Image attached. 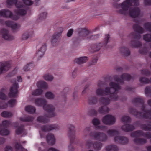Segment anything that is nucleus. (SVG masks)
I'll list each match as a JSON object with an SVG mask.
<instances>
[{
  "label": "nucleus",
  "instance_id": "obj_1",
  "mask_svg": "<svg viewBox=\"0 0 151 151\" xmlns=\"http://www.w3.org/2000/svg\"><path fill=\"white\" fill-rule=\"evenodd\" d=\"M132 103L137 106L141 107V110L143 112H139L136 109L133 108L129 109V112L136 117L140 118H144L147 119H150V121L147 124H142L140 125V128L143 130L149 131H151V109H149V106H151V99L147 101L148 105L144 104V101L140 97L134 98L132 101Z\"/></svg>",
  "mask_w": 151,
  "mask_h": 151
},
{
  "label": "nucleus",
  "instance_id": "obj_2",
  "mask_svg": "<svg viewBox=\"0 0 151 151\" xmlns=\"http://www.w3.org/2000/svg\"><path fill=\"white\" fill-rule=\"evenodd\" d=\"M109 85L111 87H106L105 90L99 89L96 91V93L98 95H108L107 94H111L109 96L110 99L107 97H102L100 99L101 102L106 106L109 104L110 100L114 101L118 100V97L116 94L121 89V87L119 84L113 82H111Z\"/></svg>",
  "mask_w": 151,
  "mask_h": 151
},
{
  "label": "nucleus",
  "instance_id": "obj_3",
  "mask_svg": "<svg viewBox=\"0 0 151 151\" xmlns=\"http://www.w3.org/2000/svg\"><path fill=\"white\" fill-rule=\"evenodd\" d=\"M35 102L37 106H43L44 109L48 113V114L47 115L38 117L37 120L39 122L43 123H47L49 122L48 118L52 117L55 116V114L54 112L55 110L54 107L51 104L47 105V101L44 99H36L35 100Z\"/></svg>",
  "mask_w": 151,
  "mask_h": 151
},
{
  "label": "nucleus",
  "instance_id": "obj_4",
  "mask_svg": "<svg viewBox=\"0 0 151 151\" xmlns=\"http://www.w3.org/2000/svg\"><path fill=\"white\" fill-rule=\"evenodd\" d=\"M26 10L23 9L17 10L16 11L17 15H13L12 12L8 9H3L0 11V15L4 17H9L13 20H17L19 18L18 15H24L28 10L30 11L28 7L26 6Z\"/></svg>",
  "mask_w": 151,
  "mask_h": 151
},
{
  "label": "nucleus",
  "instance_id": "obj_5",
  "mask_svg": "<svg viewBox=\"0 0 151 151\" xmlns=\"http://www.w3.org/2000/svg\"><path fill=\"white\" fill-rule=\"evenodd\" d=\"M144 4L145 6H151V0H144ZM138 4V0H126L120 5L122 8L120 12L123 14L127 12L129 6L132 5H137Z\"/></svg>",
  "mask_w": 151,
  "mask_h": 151
},
{
  "label": "nucleus",
  "instance_id": "obj_6",
  "mask_svg": "<svg viewBox=\"0 0 151 151\" xmlns=\"http://www.w3.org/2000/svg\"><path fill=\"white\" fill-rule=\"evenodd\" d=\"M122 3L118 4L116 5V8L117 9V11L119 13L121 14L126 15L129 14L130 16L132 17L135 18L139 16L140 14L141 11L140 9L138 7H131L129 9V6H137L139 4V2H138V4L137 5H129L127 9V12L125 14L121 13L120 11L122 9V8L120 6V5Z\"/></svg>",
  "mask_w": 151,
  "mask_h": 151
},
{
  "label": "nucleus",
  "instance_id": "obj_7",
  "mask_svg": "<svg viewBox=\"0 0 151 151\" xmlns=\"http://www.w3.org/2000/svg\"><path fill=\"white\" fill-rule=\"evenodd\" d=\"M129 37L131 39L129 43L130 45L132 47L138 48L140 47L142 43L139 41L141 38L140 34L135 32H132L129 35Z\"/></svg>",
  "mask_w": 151,
  "mask_h": 151
},
{
  "label": "nucleus",
  "instance_id": "obj_8",
  "mask_svg": "<svg viewBox=\"0 0 151 151\" xmlns=\"http://www.w3.org/2000/svg\"><path fill=\"white\" fill-rule=\"evenodd\" d=\"M68 136L70 139V144L68 147L69 151H73L74 148L73 145L75 139V130L74 127L71 124H68Z\"/></svg>",
  "mask_w": 151,
  "mask_h": 151
},
{
  "label": "nucleus",
  "instance_id": "obj_9",
  "mask_svg": "<svg viewBox=\"0 0 151 151\" xmlns=\"http://www.w3.org/2000/svg\"><path fill=\"white\" fill-rule=\"evenodd\" d=\"M77 31L79 36L84 39H91L93 37L90 32L85 28H79L77 29Z\"/></svg>",
  "mask_w": 151,
  "mask_h": 151
},
{
  "label": "nucleus",
  "instance_id": "obj_10",
  "mask_svg": "<svg viewBox=\"0 0 151 151\" xmlns=\"http://www.w3.org/2000/svg\"><path fill=\"white\" fill-rule=\"evenodd\" d=\"M116 121L115 117L110 115H107L102 119L103 122L105 124L111 125L114 124Z\"/></svg>",
  "mask_w": 151,
  "mask_h": 151
},
{
  "label": "nucleus",
  "instance_id": "obj_11",
  "mask_svg": "<svg viewBox=\"0 0 151 151\" xmlns=\"http://www.w3.org/2000/svg\"><path fill=\"white\" fill-rule=\"evenodd\" d=\"M114 78V80L117 82L122 84L123 83L124 80L129 81L131 79V77L130 75L124 73L122 74L120 78L118 76H115Z\"/></svg>",
  "mask_w": 151,
  "mask_h": 151
},
{
  "label": "nucleus",
  "instance_id": "obj_12",
  "mask_svg": "<svg viewBox=\"0 0 151 151\" xmlns=\"http://www.w3.org/2000/svg\"><path fill=\"white\" fill-rule=\"evenodd\" d=\"M19 86L17 83L15 82L13 84L10 89V92L8 96L10 97H14L16 96L18 92Z\"/></svg>",
  "mask_w": 151,
  "mask_h": 151
},
{
  "label": "nucleus",
  "instance_id": "obj_13",
  "mask_svg": "<svg viewBox=\"0 0 151 151\" xmlns=\"http://www.w3.org/2000/svg\"><path fill=\"white\" fill-rule=\"evenodd\" d=\"M114 140L116 143L125 145L128 143L129 139L126 137L123 136H117L114 138Z\"/></svg>",
  "mask_w": 151,
  "mask_h": 151
},
{
  "label": "nucleus",
  "instance_id": "obj_14",
  "mask_svg": "<svg viewBox=\"0 0 151 151\" xmlns=\"http://www.w3.org/2000/svg\"><path fill=\"white\" fill-rule=\"evenodd\" d=\"M6 3L8 6L9 7L14 4L17 8H22L23 6V3L21 1H18L17 0H7Z\"/></svg>",
  "mask_w": 151,
  "mask_h": 151
},
{
  "label": "nucleus",
  "instance_id": "obj_15",
  "mask_svg": "<svg viewBox=\"0 0 151 151\" xmlns=\"http://www.w3.org/2000/svg\"><path fill=\"white\" fill-rule=\"evenodd\" d=\"M59 129V126L56 124L44 125L41 127V129L43 132H49L54 129L56 130Z\"/></svg>",
  "mask_w": 151,
  "mask_h": 151
},
{
  "label": "nucleus",
  "instance_id": "obj_16",
  "mask_svg": "<svg viewBox=\"0 0 151 151\" xmlns=\"http://www.w3.org/2000/svg\"><path fill=\"white\" fill-rule=\"evenodd\" d=\"M59 32H56L53 35L52 38L51 40V44L53 46H55L56 45V43L57 42L58 39L60 37L61 35L63 30L62 28H59Z\"/></svg>",
  "mask_w": 151,
  "mask_h": 151
},
{
  "label": "nucleus",
  "instance_id": "obj_17",
  "mask_svg": "<svg viewBox=\"0 0 151 151\" xmlns=\"http://www.w3.org/2000/svg\"><path fill=\"white\" fill-rule=\"evenodd\" d=\"M0 32L2 35L3 38L6 40H11L14 39V37L9 34L8 30L5 29H2Z\"/></svg>",
  "mask_w": 151,
  "mask_h": 151
},
{
  "label": "nucleus",
  "instance_id": "obj_18",
  "mask_svg": "<svg viewBox=\"0 0 151 151\" xmlns=\"http://www.w3.org/2000/svg\"><path fill=\"white\" fill-rule=\"evenodd\" d=\"M11 65L8 62H0V75L3 72L9 70Z\"/></svg>",
  "mask_w": 151,
  "mask_h": 151
},
{
  "label": "nucleus",
  "instance_id": "obj_19",
  "mask_svg": "<svg viewBox=\"0 0 151 151\" xmlns=\"http://www.w3.org/2000/svg\"><path fill=\"white\" fill-rule=\"evenodd\" d=\"M6 25L9 27H11L13 31L15 32L18 30L20 27V25L18 24L14 23L10 21H7L5 22Z\"/></svg>",
  "mask_w": 151,
  "mask_h": 151
},
{
  "label": "nucleus",
  "instance_id": "obj_20",
  "mask_svg": "<svg viewBox=\"0 0 151 151\" xmlns=\"http://www.w3.org/2000/svg\"><path fill=\"white\" fill-rule=\"evenodd\" d=\"M107 139V136L103 133L96 132L95 133V140L103 142L106 141Z\"/></svg>",
  "mask_w": 151,
  "mask_h": 151
},
{
  "label": "nucleus",
  "instance_id": "obj_21",
  "mask_svg": "<svg viewBox=\"0 0 151 151\" xmlns=\"http://www.w3.org/2000/svg\"><path fill=\"white\" fill-rule=\"evenodd\" d=\"M46 49V45L44 43L42 47L39 49L38 51L37 52L36 56L38 58L42 57L44 55Z\"/></svg>",
  "mask_w": 151,
  "mask_h": 151
},
{
  "label": "nucleus",
  "instance_id": "obj_22",
  "mask_svg": "<svg viewBox=\"0 0 151 151\" xmlns=\"http://www.w3.org/2000/svg\"><path fill=\"white\" fill-rule=\"evenodd\" d=\"M47 143L51 145H53L55 143V139L54 135L51 133L48 134L46 137Z\"/></svg>",
  "mask_w": 151,
  "mask_h": 151
},
{
  "label": "nucleus",
  "instance_id": "obj_23",
  "mask_svg": "<svg viewBox=\"0 0 151 151\" xmlns=\"http://www.w3.org/2000/svg\"><path fill=\"white\" fill-rule=\"evenodd\" d=\"M121 128L125 132H129L132 131L135 129L134 126L132 124H126L122 126Z\"/></svg>",
  "mask_w": 151,
  "mask_h": 151
},
{
  "label": "nucleus",
  "instance_id": "obj_24",
  "mask_svg": "<svg viewBox=\"0 0 151 151\" xmlns=\"http://www.w3.org/2000/svg\"><path fill=\"white\" fill-rule=\"evenodd\" d=\"M131 136L132 137L136 138L144 136V132L142 130H138L134 131L131 134Z\"/></svg>",
  "mask_w": 151,
  "mask_h": 151
},
{
  "label": "nucleus",
  "instance_id": "obj_25",
  "mask_svg": "<svg viewBox=\"0 0 151 151\" xmlns=\"http://www.w3.org/2000/svg\"><path fill=\"white\" fill-rule=\"evenodd\" d=\"M133 141L134 144L137 145H142L147 143V140L144 138H135Z\"/></svg>",
  "mask_w": 151,
  "mask_h": 151
},
{
  "label": "nucleus",
  "instance_id": "obj_26",
  "mask_svg": "<svg viewBox=\"0 0 151 151\" xmlns=\"http://www.w3.org/2000/svg\"><path fill=\"white\" fill-rule=\"evenodd\" d=\"M133 27L134 30L138 33L142 34L144 32L145 29L138 24H134Z\"/></svg>",
  "mask_w": 151,
  "mask_h": 151
},
{
  "label": "nucleus",
  "instance_id": "obj_27",
  "mask_svg": "<svg viewBox=\"0 0 151 151\" xmlns=\"http://www.w3.org/2000/svg\"><path fill=\"white\" fill-rule=\"evenodd\" d=\"M88 60V58L87 57H82L76 59L74 61L78 64H81L86 63Z\"/></svg>",
  "mask_w": 151,
  "mask_h": 151
},
{
  "label": "nucleus",
  "instance_id": "obj_28",
  "mask_svg": "<svg viewBox=\"0 0 151 151\" xmlns=\"http://www.w3.org/2000/svg\"><path fill=\"white\" fill-rule=\"evenodd\" d=\"M106 133L108 136L113 137L119 134V132L115 129H110L108 130Z\"/></svg>",
  "mask_w": 151,
  "mask_h": 151
},
{
  "label": "nucleus",
  "instance_id": "obj_29",
  "mask_svg": "<svg viewBox=\"0 0 151 151\" xmlns=\"http://www.w3.org/2000/svg\"><path fill=\"white\" fill-rule=\"evenodd\" d=\"M121 54L124 56H127L130 55V52L129 50L125 47H123L120 49Z\"/></svg>",
  "mask_w": 151,
  "mask_h": 151
},
{
  "label": "nucleus",
  "instance_id": "obj_30",
  "mask_svg": "<svg viewBox=\"0 0 151 151\" xmlns=\"http://www.w3.org/2000/svg\"><path fill=\"white\" fill-rule=\"evenodd\" d=\"M106 149L107 151H118V150L117 146L114 145H111L107 146Z\"/></svg>",
  "mask_w": 151,
  "mask_h": 151
},
{
  "label": "nucleus",
  "instance_id": "obj_31",
  "mask_svg": "<svg viewBox=\"0 0 151 151\" xmlns=\"http://www.w3.org/2000/svg\"><path fill=\"white\" fill-rule=\"evenodd\" d=\"M37 86L39 88L46 89L47 88V84L45 82L40 81L37 83Z\"/></svg>",
  "mask_w": 151,
  "mask_h": 151
},
{
  "label": "nucleus",
  "instance_id": "obj_32",
  "mask_svg": "<svg viewBox=\"0 0 151 151\" xmlns=\"http://www.w3.org/2000/svg\"><path fill=\"white\" fill-rule=\"evenodd\" d=\"M36 110L35 107L30 105L26 106L25 108L26 111L30 113H35Z\"/></svg>",
  "mask_w": 151,
  "mask_h": 151
},
{
  "label": "nucleus",
  "instance_id": "obj_33",
  "mask_svg": "<svg viewBox=\"0 0 151 151\" xmlns=\"http://www.w3.org/2000/svg\"><path fill=\"white\" fill-rule=\"evenodd\" d=\"M20 120L24 122H31L33 121L34 118L31 116H27L24 118L20 117Z\"/></svg>",
  "mask_w": 151,
  "mask_h": 151
},
{
  "label": "nucleus",
  "instance_id": "obj_34",
  "mask_svg": "<svg viewBox=\"0 0 151 151\" xmlns=\"http://www.w3.org/2000/svg\"><path fill=\"white\" fill-rule=\"evenodd\" d=\"M25 132V129L24 128V126L23 125H21L15 131L16 133L19 135L21 133Z\"/></svg>",
  "mask_w": 151,
  "mask_h": 151
},
{
  "label": "nucleus",
  "instance_id": "obj_35",
  "mask_svg": "<svg viewBox=\"0 0 151 151\" xmlns=\"http://www.w3.org/2000/svg\"><path fill=\"white\" fill-rule=\"evenodd\" d=\"M11 122L10 121L7 120H4L2 122V124H0V130L1 129L2 127L7 128L9 127Z\"/></svg>",
  "mask_w": 151,
  "mask_h": 151
},
{
  "label": "nucleus",
  "instance_id": "obj_36",
  "mask_svg": "<svg viewBox=\"0 0 151 151\" xmlns=\"http://www.w3.org/2000/svg\"><path fill=\"white\" fill-rule=\"evenodd\" d=\"M109 111V109L106 106L102 107L99 109V113L104 114L107 113Z\"/></svg>",
  "mask_w": 151,
  "mask_h": 151
},
{
  "label": "nucleus",
  "instance_id": "obj_37",
  "mask_svg": "<svg viewBox=\"0 0 151 151\" xmlns=\"http://www.w3.org/2000/svg\"><path fill=\"white\" fill-rule=\"evenodd\" d=\"M121 120L123 123H127L130 122L131 119L128 116L124 115L121 118Z\"/></svg>",
  "mask_w": 151,
  "mask_h": 151
},
{
  "label": "nucleus",
  "instance_id": "obj_38",
  "mask_svg": "<svg viewBox=\"0 0 151 151\" xmlns=\"http://www.w3.org/2000/svg\"><path fill=\"white\" fill-rule=\"evenodd\" d=\"M1 116L4 118H9L12 116V114L11 112L4 111L1 113Z\"/></svg>",
  "mask_w": 151,
  "mask_h": 151
},
{
  "label": "nucleus",
  "instance_id": "obj_39",
  "mask_svg": "<svg viewBox=\"0 0 151 151\" xmlns=\"http://www.w3.org/2000/svg\"><path fill=\"white\" fill-rule=\"evenodd\" d=\"M143 40L146 41L151 42V33H147L143 35Z\"/></svg>",
  "mask_w": 151,
  "mask_h": 151
},
{
  "label": "nucleus",
  "instance_id": "obj_40",
  "mask_svg": "<svg viewBox=\"0 0 151 151\" xmlns=\"http://www.w3.org/2000/svg\"><path fill=\"white\" fill-rule=\"evenodd\" d=\"M6 90L4 88H2L0 91V99L3 100H6L7 99L6 96L4 93L5 92Z\"/></svg>",
  "mask_w": 151,
  "mask_h": 151
},
{
  "label": "nucleus",
  "instance_id": "obj_41",
  "mask_svg": "<svg viewBox=\"0 0 151 151\" xmlns=\"http://www.w3.org/2000/svg\"><path fill=\"white\" fill-rule=\"evenodd\" d=\"M143 27L146 30L150 32L151 31V22H147L145 23Z\"/></svg>",
  "mask_w": 151,
  "mask_h": 151
},
{
  "label": "nucleus",
  "instance_id": "obj_42",
  "mask_svg": "<svg viewBox=\"0 0 151 151\" xmlns=\"http://www.w3.org/2000/svg\"><path fill=\"white\" fill-rule=\"evenodd\" d=\"M145 92L147 96L151 97V86L146 87L145 89Z\"/></svg>",
  "mask_w": 151,
  "mask_h": 151
},
{
  "label": "nucleus",
  "instance_id": "obj_43",
  "mask_svg": "<svg viewBox=\"0 0 151 151\" xmlns=\"http://www.w3.org/2000/svg\"><path fill=\"white\" fill-rule=\"evenodd\" d=\"M43 91L41 89H37L34 90L32 92V94L34 96H38L42 94Z\"/></svg>",
  "mask_w": 151,
  "mask_h": 151
},
{
  "label": "nucleus",
  "instance_id": "obj_44",
  "mask_svg": "<svg viewBox=\"0 0 151 151\" xmlns=\"http://www.w3.org/2000/svg\"><path fill=\"white\" fill-rule=\"evenodd\" d=\"M10 131L4 128L1 129L0 130V134L3 136L8 135L9 134Z\"/></svg>",
  "mask_w": 151,
  "mask_h": 151
},
{
  "label": "nucleus",
  "instance_id": "obj_45",
  "mask_svg": "<svg viewBox=\"0 0 151 151\" xmlns=\"http://www.w3.org/2000/svg\"><path fill=\"white\" fill-rule=\"evenodd\" d=\"M33 33L32 31L29 33L27 32L24 33L22 37V39L23 40H27L30 36L33 34Z\"/></svg>",
  "mask_w": 151,
  "mask_h": 151
},
{
  "label": "nucleus",
  "instance_id": "obj_46",
  "mask_svg": "<svg viewBox=\"0 0 151 151\" xmlns=\"http://www.w3.org/2000/svg\"><path fill=\"white\" fill-rule=\"evenodd\" d=\"M140 82L142 83L147 84L149 83L150 80L147 78L144 77H142L139 78Z\"/></svg>",
  "mask_w": 151,
  "mask_h": 151
},
{
  "label": "nucleus",
  "instance_id": "obj_47",
  "mask_svg": "<svg viewBox=\"0 0 151 151\" xmlns=\"http://www.w3.org/2000/svg\"><path fill=\"white\" fill-rule=\"evenodd\" d=\"M44 78L47 81H52L53 78V76L49 74H46L43 76Z\"/></svg>",
  "mask_w": 151,
  "mask_h": 151
},
{
  "label": "nucleus",
  "instance_id": "obj_48",
  "mask_svg": "<svg viewBox=\"0 0 151 151\" xmlns=\"http://www.w3.org/2000/svg\"><path fill=\"white\" fill-rule=\"evenodd\" d=\"M33 66V65L32 63H31L27 65L26 66L24 67L23 70L25 71H28Z\"/></svg>",
  "mask_w": 151,
  "mask_h": 151
},
{
  "label": "nucleus",
  "instance_id": "obj_49",
  "mask_svg": "<svg viewBox=\"0 0 151 151\" xmlns=\"http://www.w3.org/2000/svg\"><path fill=\"white\" fill-rule=\"evenodd\" d=\"M110 38V36L108 34L105 35V37L104 38V43L103 44V45L104 46H106V45L109 42V40Z\"/></svg>",
  "mask_w": 151,
  "mask_h": 151
},
{
  "label": "nucleus",
  "instance_id": "obj_50",
  "mask_svg": "<svg viewBox=\"0 0 151 151\" xmlns=\"http://www.w3.org/2000/svg\"><path fill=\"white\" fill-rule=\"evenodd\" d=\"M86 145L88 149L91 148L92 147L94 148V143L91 141H88L86 142Z\"/></svg>",
  "mask_w": 151,
  "mask_h": 151
},
{
  "label": "nucleus",
  "instance_id": "obj_51",
  "mask_svg": "<svg viewBox=\"0 0 151 151\" xmlns=\"http://www.w3.org/2000/svg\"><path fill=\"white\" fill-rule=\"evenodd\" d=\"M101 143L99 142H95V150L98 151L101 148Z\"/></svg>",
  "mask_w": 151,
  "mask_h": 151
},
{
  "label": "nucleus",
  "instance_id": "obj_52",
  "mask_svg": "<svg viewBox=\"0 0 151 151\" xmlns=\"http://www.w3.org/2000/svg\"><path fill=\"white\" fill-rule=\"evenodd\" d=\"M8 107L7 104L2 101H0V109L6 108Z\"/></svg>",
  "mask_w": 151,
  "mask_h": 151
},
{
  "label": "nucleus",
  "instance_id": "obj_53",
  "mask_svg": "<svg viewBox=\"0 0 151 151\" xmlns=\"http://www.w3.org/2000/svg\"><path fill=\"white\" fill-rule=\"evenodd\" d=\"M46 97L48 99H52L54 98V95L50 92H47L45 94Z\"/></svg>",
  "mask_w": 151,
  "mask_h": 151
},
{
  "label": "nucleus",
  "instance_id": "obj_54",
  "mask_svg": "<svg viewBox=\"0 0 151 151\" xmlns=\"http://www.w3.org/2000/svg\"><path fill=\"white\" fill-rule=\"evenodd\" d=\"M88 103L91 105H93L94 104V95L89 96L88 98Z\"/></svg>",
  "mask_w": 151,
  "mask_h": 151
},
{
  "label": "nucleus",
  "instance_id": "obj_55",
  "mask_svg": "<svg viewBox=\"0 0 151 151\" xmlns=\"http://www.w3.org/2000/svg\"><path fill=\"white\" fill-rule=\"evenodd\" d=\"M47 13L46 12H43L40 14L39 17V19L42 20L45 19L46 17Z\"/></svg>",
  "mask_w": 151,
  "mask_h": 151
},
{
  "label": "nucleus",
  "instance_id": "obj_56",
  "mask_svg": "<svg viewBox=\"0 0 151 151\" xmlns=\"http://www.w3.org/2000/svg\"><path fill=\"white\" fill-rule=\"evenodd\" d=\"M16 100L14 99H12L9 101L7 104H9L10 107H13L15 105L16 103Z\"/></svg>",
  "mask_w": 151,
  "mask_h": 151
},
{
  "label": "nucleus",
  "instance_id": "obj_57",
  "mask_svg": "<svg viewBox=\"0 0 151 151\" xmlns=\"http://www.w3.org/2000/svg\"><path fill=\"white\" fill-rule=\"evenodd\" d=\"M141 73L142 75H151L150 72L147 69H143L141 71Z\"/></svg>",
  "mask_w": 151,
  "mask_h": 151
},
{
  "label": "nucleus",
  "instance_id": "obj_58",
  "mask_svg": "<svg viewBox=\"0 0 151 151\" xmlns=\"http://www.w3.org/2000/svg\"><path fill=\"white\" fill-rule=\"evenodd\" d=\"M15 147L16 151H18L19 150H22L23 147L21 144H19L17 142L15 143Z\"/></svg>",
  "mask_w": 151,
  "mask_h": 151
},
{
  "label": "nucleus",
  "instance_id": "obj_59",
  "mask_svg": "<svg viewBox=\"0 0 151 151\" xmlns=\"http://www.w3.org/2000/svg\"><path fill=\"white\" fill-rule=\"evenodd\" d=\"M24 4L27 6H30L33 4L32 1L30 0H22Z\"/></svg>",
  "mask_w": 151,
  "mask_h": 151
},
{
  "label": "nucleus",
  "instance_id": "obj_60",
  "mask_svg": "<svg viewBox=\"0 0 151 151\" xmlns=\"http://www.w3.org/2000/svg\"><path fill=\"white\" fill-rule=\"evenodd\" d=\"M148 49L147 48L144 47L142 49H139V52L142 54H145L148 52Z\"/></svg>",
  "mask_w": 151,
  "mask_h": 151
},
{
  "label": "nucleus",
  "instance_id": "obj_61",
  "mask_svg": "<svg viewBox=\"0 0 151 151\" xmlns=\"http://www.w3.org/2000/svg\"><path fill=\"white\" fill-rule=\"evenodd\" d=\"M144 136L147 139H151V132H144Z\"/></svg>",
  "mask_w": 151,
  "mask_h": 151
},
{
  "label": "nucleus",
  "instance_id": "obj_62",
  "mask_svg": "<svg viewBox=\"0 0 151 151\" xmlns=\"http://www.w3.org/2000/svg\"><path fill=\"white\" fill-rule=\"evenodd\" d=\"M16 68L15 69L11 72L9 73L7 75L8 77H11L14 76L16 73Z\"/></svg>",
  "mask_w": 151,
  "mask_h": 151
},
{
  "label": "nucleus",
  "instance_id": "obj_63",
  "mask_svg": "<svg viewBox=\"0 0 151 151\" xmlns=\"http://www.w3.org/2000/svg\"><path fill=\"white\" fill-rule=\"evenodd\" d=\"M101 44L100 43L96 44L95 46V52L98 51L100 50L101 47L102 46L101 45Z\"/></svg>",
  "mask_w": 151,
  "mask_h": 151
},
{
  "label": "nucleus",
  "instance_id": "obj_64",
  "mask_svg": "<svg viewBox=\"0 0 151 151\" xmlns=\"http://www.w3.org/2000/svg\"><path fill=\"white\" fill-rule=\"evenodd\" d=\"M73 32V29H70L67 33V36L68 37H70L72 35Z\"/></svg>",
  "mask_w": 151,
  "mask_h": 151
}]
</instances>
